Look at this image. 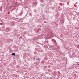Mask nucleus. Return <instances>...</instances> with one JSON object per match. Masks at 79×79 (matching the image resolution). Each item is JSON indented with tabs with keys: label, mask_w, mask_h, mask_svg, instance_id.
<instances>
[{
	"label": "nucleus",
	"mask_w": 79,
	"mask_h": 79,
	"mask_svg": "<svg viewBox=\"0 0 79 79\" xmlns=\"http://www.w3.org/2000/svg\"><path fill=\"white\" fill-rule=\"evenodd\" d=\"M40 27H41V26H40Z\"/></svg>",
	"instance_id": "4"
},
{
	"label": "nucleus",
	"mask_w": 79,
	"mask_h": 79,
	"mask_svg": "<svg viewBox=\"0 0 79 79\" xmlns=\"http://www.w3.org/2000/svg\"><path fill=\"white\" fill-rule=\"evenodd\" d=\"M78 64V65H79V64Z\"/></svg>",
	"instance_id": "3"
},
{
	"label": "nucleus",
	"mask_w": 79,
	"mask_h": 79,
	"mask_svg": "<svg viewBox=\"0 0 79 79\" xmlns=\"http://www.w3.org/2000/svg\"><path fill=\"white\" fill-rule=\"evenodd\" d=\"M12 55H15V53H12Z\"/></svg>",
	"instance_id": "1"
},
{
	"label": "nucleus",
	"mask_w": 79,
	"mask_h": 79,
	"mask_svg": "<svg viewBox=\"0 0 79 79\" xmlns=\"http://www.w3.org/2000/svg\"><path fill=\"white\" fill-rule=\"evenodd\" d=\"M38 60L39 61V58L38 59Z\"/></svg>",
	"instance_id": "2"
}]
</instances>
